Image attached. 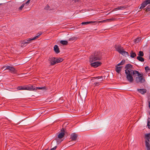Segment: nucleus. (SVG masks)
I'll list each match as a JSON object with an SVG mask.
<instances>
[{
  "label": "nucleus",
  "mask_w": 150,
  "mask_h": 150,
  "mask_svg": "<svg viewBox=\"0 0 150 150\" xmlns=\"http://www.w3.org/2000/svg\"><path fill=\"white\" fill-rule=\"evenodd\" d=\"M146 2L147 4H150V0H146Z\"/></svg>",
  "instance_id": "obj_42"
},
{
  "label": "nucleus",
  "mask_w": 150,
  "mask_h": 150,
  "mask_svg": "<svg viewBox=\"0 0 150 150\" xmlns=\"http://www.w3.org/2000/svg\"><path fill=\"white\" fill-rule=\"evenodd\" d=\"M98 23H103L106 22V20H103L100 21H98Z\"/></svg>",
  "instance_id": "obj_39"
},
{
  "label": "nucleus",
  "mask_w": 150,
  "mask_h": 150,
  "mask_svg": "<svg viewBox=\"0 0 150 150\" xmlns=\"http://www.w3.org/2000/svg\"><path fill=\"white\" fill-rule=\"evenodd\" d=\"M61 131L64 132V129H62L61 130Z\"/></svg>",
  "instance_id": "obj_44"
},
{
  "label": "nucleus",
  "mask_w": 150,
  "mask_h": 150,
  "mask_svg": "<svg viewBox=\"0 0 150 150\" xmlns=\"http://www.w3.org/2000/svg\"><path fill=\"white\" fill-rule=\"evenodd\" d=\"M119 10V7H118V6L116 8H114L113 9V10L112 11H110V12L109 13H109H111V12H113V11H116L117 10Z\"/></svg>",
  "instance_id": "obj_38"
},
{
  "label": "nucleus",
  "mask_w": 150,
  "mask_h": 150,
  "mask_svg": "<svg viewBox=\"0 0 150 150\" xmlns=\"http://www.w3.org/2000/svg\"><path fill=\"white\" fill-rule=\"evenodd\" d=\"M149 115H150V112H149Z\"/></svg>",
  "instance_id": "obj_46"
},
{
  "label": "nucleus",
  "mask_w": 150,
  "mask_h": 150,
  "mask_svg": "<svg viewBox=\"0 0 150 150\" xmlns=\"http://www.w3.org/2000/svg\"><path fill=\"white\" fill-rule=\"evenodd\" d=\"M77 38L75 37H72L71 38H70L69 39V41H76L77 40Z\"/></svg>",
  "instance_id": "obj_29"
},
{
  "label": "nucleus",
  "mask_w": 150,
  "mask_h": 150,
  "mask_svg": "<svg viewBox=\"0 0 150 150\" xmlns=\"http://www.w3.org/2000/svg\"><path fill=\"white\" fill-rule=\"evenodd\" d=\"M149 142L147 141H145V145L146 147L150 146V144Z\"/></svg>",
  "instance_id": "obj_37"
},
{
  "label": "nucleus",
  "mask_w": 150,
  "mask_h": 150,
  "mask_svg": "<svg viewBox=\"0 0 150 150\" xmlns=\"http://www.w3.org/2000/svg\"><path fill=\"white\" fill-rule=\"evenodd\" d=\"M77 137V135L75 133H72L70 135V139L72 141H76Z\"/></svg>",
  "instance_id": "obj_13"
},
{
  "label": "nucleus",
  "mask_w": 150,
  "mask_h": 150,
  "mask_svg": "<svg viewBox=\"0 0 150 150\" xmlns=\"http://www.w3.org/2000/svg\"><path fill=\"white\" fill-rule=\"evenodd\" d=\"M138 56L143 57L144 56V54L143 51H140L138 54Z\"/></svg>",
  "instance_id": "obj_31"
},
{
  "label": "nucleus",
  "mask_w": 150,
  "mask_h": 150,
  "mask_svg": "<svg viewBox=\"0 0 150 150\" xmlns=\"http://www.w3.org/2000/svg\"><path fill=\"white\" fill-rule=\"evenodd\" d=\"M25 5V3L23 4H22V5H21V6L20 7H19V8H18L19 10H22V9L24 7Z\"/></svg>",
  "instance_id": "obj_33"
},
{
  "label": "nucleus",
  "mask_w": 150,
  "mask_h": 150,
  "mask_svg": "<svg viewBox=\"0 0 150 150\" xmlns=\"http://www.w3.org/2000/svg\"><path fill=\"white\" fill-rule=\"evenodd\" d=\"M145 69L146 72H148L149 70H150V68L149 67L146 66L145 67Z\"/></svg>",
  "instance_id": "obj_35"
},
{
  "label": "nucleus",
  "mask_w": 150,
  "mask_h": 150,
  "mask_svg": "<svg viewBox=\"0 0 150 150\" xmlns=\"http://www.w3.org/2000/svg\"><path fill=\"white\" fill-rule=\"evenodd\" d=\"M44 150H47V149H45Z\"/></svg>",
  "instance_id": "obj_45"
},
{
  "label": "nucleus",
  "mask_w": 150,
  "mask_h": 150,
  "mask_svg": "<svg viewBox=\"0 0 150 150\" xmlns=\"http://www.w3.org/2000/svg\"><path fill=\"white\" fill-rule=\"evenodd\" d=\"M96 22V21H87V22H82L81 23V24H82V25H86L89 24H90V23H95V22Z\"/></svg>",
  "instance_id": "obj_20"
},
{
  "label": "nucleus",
  "mask_w": 150,
  "mask_h": 150,
  "mask_svg": "<svg viewBox=\"0 0 150 150\" xmlns=\"http://www.w3.org/2000/svg\"><path fill=\"white\" fill-rule=\"evenodd\" d=\"M145 141H147L150 142V133L148 134H146L145 135Z\"/></svg>",
  "instance_id": "obj_18"
},
{
  "label": "nucleus",
  "mask_w": 150,
  "mask_h": 150,
  "mask_svg": "<svg viewBox=\"0 0 150 150\" xmlns=\"http://www.w3.org/2000/svg\"><path fill=\"white\" fill-rule=\"evenodd\" d=\"M137 59L139 61L141 62H144V59L142 57L138 56L137 57Z\"/></svg>",
  "instance_id": "obj_24"
},
{
  "label": "nucleus",
  "mask_w": 150,
  "mask_h": 150,
  "mask_svg": "<svg viewBox=\"0 0 150 150\" xmlns=\"http://www.w3.org/2000/svg\"><path fill=\"white\" fill-rule=\"evenodd\" d=\"M115 48L116 50L120 53L123 50V48L120 44H116L115 45Z\"/></svg>",
  "instance_id": "obj_11"
},
{
  "label": "nucleus",
  "mask_w": 150,
  "mask_h": 150,
  "mask_svg": "<svg viewBox=\"0 0 150 150\" xmlns=\"http://www.w3.org/2000/svg\"><path fill=\"white\" fill-rule=\"evenodd\" d=\"M125 63V61L124 60H122L121 62L117 64V66H119L120 65H122Z\"/></svg>",
  "instance_id": "obj_30"
},
{
  "label": "nucleus",
  "mask_w": 150,
  "mask_h": 150,
  "mask_svg": "<svg viewBox=\"0 0 150 150\" xmlns=\"http://www.w3.org/2000/svg\"><path fill=\"white\" fill-rule=\"evenodd\" d=\"M90 63H91V66L92 67H93L94 68H96L100 66L102 64L101 62H94Z\"/></svg>",
  "instance_id": "obj_10"
},
{
  "label": "nucleus",
  "mask_w": 150,
  "mask_h": 150,
  "mask_svg": "<svg viewBox=\"0 0 150 150\" xmlns=\"http://www.w3.org/2000/svg\"><path fill=\"white\" fill-rule=\"evenodd\" d=\"M54 50L55 52L57 54H58L60 52V50L59 48V47L57 45H56L54 46Z\"/></svg>",
  "instance_id": "obj_15"
},
{
  "label": "nucleus",
  "mask_w": 150,
  "mask_h": 150,
  "mask_svg": "<svg viewBox=\"0 0 150 150\" xmlns=\"http://www.w3.org/2000/svg\"><path fill=\"white\" fill-rule=\"evenodd\" d=\"M118 7H119V10H124V9H125L126 8H127L126 7H125L124 6H118Z\"/></svg>",
  "instance_id": "obj_32"
},
{
  "label": "nucleus",
  "mask_w": 150,
  "mask_h": 150,
  "mask_svg": "<svg viewBox=\"0 0 150 150\" xmlns=\"http://www.w3.org/2000/svg\"><path fill=\"white\" fill-rule=\"evenodd\" d=\"M134 74L132 72H129L128 71L127 72H125L126 75V78L127 79L130 83H132L134 81V79L132 76L135 77V75L138 73V71L136 70H134Z\"/></svg>",
  "instance_id": "obj_2"
},
{
  "label": "nucleus",
  "mask_w": 150,
  "mask_h": 150,
  "mask_svg": "<svg viewBox=\"0 0 150 150\" xmlns=\"http://www.w3.org/2000/svg\"><path fill=\"white\" fill-rule=\"evenodd\" d=\"M147 126L150 129V118L148 117L147 119Z\"/></svg>",
  "instance_id": "obj_28"
},
{
  "label": "nucleus",
  "mask_w": 150,
  "mask_h": 150,
  "mask_svg": "<svg viewBox=\"0 0 150 150\" xmlns=\"http://www.w3.org/2000/svg\"><path fill=\"white\" fill-rule=\"evenodd\" d=\"M60 42L61 44L64 45H67L68 44V42L66 40H61Z\"/></svg>",
  "instance_id": "obj_25"
},
{
  "label": "nucleus",
  "mask_w": 150,
  "mask_h": 150,
  "mask_svg": "<svg viewBox=\"0 0 150 150\" xmlns=\"http://www.w3.org/2000/svg\"><path fill=\"white\" fill-rule=\"evenodd\" d=\"M50 8V6L48 4H47V6L44 8V9L45 10H47L49 9Z\"/></svg>",
  "instance_id": "obj_36"
},
{
  "label": "nucleus",
  "mask_w": 150,
  "mask_h": 150,
  "mask_svg": "<svg viewBox=\"0 0 150 150\" xmlns=\"http://www.w3.org/2000/svg\"><path fill=\"white\" fill-rule=\"evenodd\" d=\"M141 40V37H138L136 39H134V42L135 43H137L139 42Z\"/></svg>",
  "instance_id": "obj_27"
},
{
  "label": "nucleus",
  "mask_w": 150,
  "mask_h": 150,
  "mask_svg": "<svg viewBox=\"0 0 150 150\" xmlns=\"http://www.w3.org/2000/svg\"><path fill=\"white\" fill-rule=\"evenodd\" d=\"M25 90L28 91H35V88L34 86L31 85H25Z\"/></svg>",
  "instance_id": "obj_12"
},
{
  "label": "nucleus",
  "mask_w": 150,
  "mask_h": 150,
  "mask_svg": "<svg viewBox=\"0 0 150 150\" xmlns=\"http://www.w3.org/2000/svg\"><path fill=\"white\" fill-rule=\"evenodd\" d=\"M117 65L115 66V71L118 73H119L121 70L122 67V66L118 67Z\"/></svg>",
  "instance_id": "obj_16"
},
{
  "label": "nucleus",
  "mask_w": 150,
  "mask_h": 150,
  "mask_svg": "<svg viewBox=\"0 0 150 150\" xmlns=\"http://www.w3.org/2000/svg\"><path fill=\"white\" fill-rule=\"evenodd\" d=\"M94 78L95 79H102V80H101L99 82H95L93 83V86L94 87L99 85L101 83V81H102L103 80L102 76L95 77H94Z\"/></svg>",
  "instance_id": "obj_9"
},
{
  "label": "nucleus",
  "mask_w": 150,
  "mask_h": 150,
  "mask_svg": "<svg viewBox=\"0 0 150 150\" xmlns=\"http://www.w3.org/2000/svg\"><path fill=\"white\" fill-rule=\"evenodd\" d=\"M119 53L122 54V55L125 57L127 56H129V54L128 52L125 51L124 49H123V50Z\"/></svg>",
  "instance_id": "obj_14"
},
{
  "label": "nucleus",
  "mask_w": 150,
  "mask_h": 150,
  "mask_svg": "<svg viewBox=\"0 0 150 150\" xmlns=\"http://www.w3.org/2000/svg\"><path fill=\"white\" fill-rule=\"evenodd\" d=\"M137 91L142 94H144L146 93V90L144 89H138Z\"/></svg>",
  "instance_id": "obj_17"
},
{
  "label": "nucleus",
  "mask_w": 150,
  "mask_h": 150,
  "mask_svg": "<svg viewBox=\"0 0 150 150\" xmlns=\"http://www.w3.org/2000/svg\"><path fill=\"white\" fill-rule=\"evenodd\" d=\"M25 85L23 86H18L17 88V89L18 90H25Z\"/></svg>",
  "instance_id": "obj_23"
},
{
  "label": "nucleus",
  "mask_w": 150,
  "mask_h": 150,
  "mask_svg": "<svg viewBox=\"0 0 150 150\" xmlns=\"http://www.w3.org/2000/svg\"><path fill=\"white\" fill-rule=\"evenodd\" d=\"M137 76H138V77H136V80L137 83L140 82L142 83L145 81V79L142 74H141L138 72V73L135 75V77Z\"/></svg>",
  "instance_id": "obj_4"
},
{
  "label": "nucleus",
  "mask_w": 150,
  "mask_h": 150,
  "mask_svg": "<svg viewBox=\"0 0 150 150\" xmlns=\"http://www.w3.org/2000/svg\"><path fill=\"white\" fill-rule=\"evenodd\" d=\"M146 147L147 148V150H150V146H148Z\"/></svg>",
  "instance_id": "obj_43"
},
{
  "label": "nucleus",
  "mask_w": 150,
  "mask_h": 150,
  "mask_svg": "<svg viewBox=\"0 0 150 150\" xmlns=\"http://www.w3.org/2000/svg\"><path fill=\"white\" fill-rule=\"evenodd\" d=\"M4 70H8L10 72L13 74H15L17 73V71L13 67L10 66H4L2 67L1 69H4Z\"/></svg>",
  "instance_id": "obj_3"
},
{
  "label": "nucleus",
  "mask_w": 150,
  "mask_h": 150,
  "mask_svg": "<svg viewBox=\"0 0 150 150\" xmlns=\"http://www.w3.org/2000/svg\"><path fill=\"white\" fill-rule=\"evenodd\" d=\"M42 33L41 32L39 33L38 34V35L35 36V37L33 38H27V42H24V44H25L28 43H29L28 42L31 40H34L35 39H36L38 38L42 34Z\"/></svg>",
  "instance_id": "obj_8"
},
{
  "label": "nucleus",
  "mask_w": 150,
  "mask_h": 150,
  "mask_svg": "<svg viewBox=\"0 0 150 150\" xmlns=\"http://www.w3.org/2000/svg\"><path fill=\"white\" fill-rule=\"evenodd\" d=\"M65 135L64 132H62L59 134L58 135L57 137L56 138V139L57 141V142L59 143H60L62 140H60L59 139H61Z\"/></svg>",
  "instance_id": "obj_7"
},
{
  "label": "nucleus",
  "mask_w": 150,
  "mask_h": 150,
  "mask_svg": "<svg viewBox=\"0 0 150 150\" xmlns=\"http://www.w3.org/2000/svg\"><path fill=\"white\" fill-rule=\"evenodd\" d=\"M146 11L147 12L150 11V5H149L146 8Z\"/></svg>",
  "instance_id": "obj_34"
},
{
  "label": "nucleus",
  "mask_w": 150,
  "mask_h": 150,
  "mask_svg": "<svg viewBox=\"0 0 150 150\" xmlns=\"http://www.w3.org/2000/svg\"><path fill=\"white\" fill-rule=\"evenodd\" d=\"M57 148V146H55L54 147L52 148L50 150H55Z\"/></svg>",
  "instance_id": "obj_41"
},
{
  "label": "nucleus",
  "mask_w": 150,
  "mask_h": 150,
  "mask_svg": "<svg viewBox=\"0 0 150 150\" xmlns=\"http://www.w3.org/2000/svg\"><path fill=\"white\" fill-rule=\"evenodd\" d=\"M116 19V18H111L105 20L106 22H110L115 21Z\"/></svg>",
  "instance_id": "obj_26"
},
{
  "label": "nucleus",
  "mask_w": 150,
  "mask_h": 150,
  "mask_svg": "<svg viewBox=\"0 0 150 150\" xmlns=\"http://www.w3.org/2000/svg\"><path fill=\"white\" fill-rule=\"evenodd\" d=\"M34 87L35 88V90H37L38 89H43V90H47V87L45 86L43 87H35L34 86Z\"/></svg>",
  "instance_id": "obj_19"
},
{
  "label": "nucleus",
  "mask_w": 150,
  "mask_h": 150,
  "mask_svg": "<svg viewBox=\"0 0 150 150\" xmlns=\"http://www.w3.org/2000/svg\"><path fill=\"white\" fill-rule=\"evenodd\" d=\"M130 57L132 58H134L136 56V54L135 52H134L133 51H132L130 53Z\"/></svg>",
  "instance_id": "obj_22"
},
{
  "label": "nucleus",
  "mask_w": 150,
  "mask_h": 150,
  "mask_svg": "<svg viewBox=\"0 0 150 150\" xmlns=\"http://www.w3.org/2000/svg\"><path fill=\"white\" fill-rule=\"evenodd\" d=\"M147 4L146 1L144 2L142 4L140 8V9H142L145 7L147 5Z\"/></svg>",
  "instance_id": "obj_21"
},
{
  "label": "nucleus",
  "mask_w": 150,
  "mask_h": 150,
  "mask_svg": "<svg viewBox=\"0 0 150 150\" xmlns=\"http://www.w3.org/2000/svg\"><path fill=\"white\" fill-rule=\"evenodd\" d=\"M132 66L130 64H126L125 67V72H127L129 71V72H132L134 74V70L132 69Z\"/></svg>",
  "instance_id": "obj_6"
},
{
  "label": "nucleus",
  "mask_w": 150,
  "mask_h": 150,
  "mask_svg": "<svg viewBox=\"0 0 150 150\" xmlns=\"http://www.w3.org/2000/svg\"><path fill=\"white\" fill-rule=\"evenodd\" d=\"M30 0H28L25 4L26 6H28L29 4Z\"/></svg>",
  "instance_id": "obj_40"
},
{
  "label": "nucleus",
  "mask_w": 150,
  "mask_h": 150,
  "mask_svg": "<svg viewBox=\"0 0 150 150\" xmlns=\"http://www.w3.org/2000/svg\"><path fill=\"white\" fill-rule=\"evenodd\" d=\"M102 58V55L100 52L96 51L90 56L89 62H93L97 61L100 60Z\"/></svg>",
  "instance_id": "obj_1"
},
{
  "label": "nucleus",
  "mask_w": 150,
  "mask_h": 150,
  "mask_svg": "<svg viewBox=\"0 0 150 150\" xmlns=\"http://www.w3.org/2000/svg\"><path fill=\"white\" fill-rule=\"evenodd\" d=\"M63 60V59L62 58L52 57L50 61L51 65H54L56 64L62 62Z\"/></svg>",
  "instance_id": "obj_5"
}]
</instances>
